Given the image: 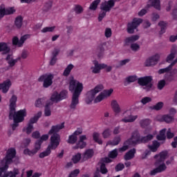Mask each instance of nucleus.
<instances>
[{
  "label": "nucleus",
  "mask_w": 177,
  "mask_h": 177,
  "mask_svg": "<svg viewBox=\"0 0 177 177\" xmlns=\"http://www.w3.org/2000/svg\"><path fill=\"white\" fill-rule=\"evenodd\" d=\"M108 11L106 10H101L98 15V21H102L103 19L106 17V15L107 14Z\"/></svg>",
  "instance_id": "obj_54"
},
{
  "label": "nucleus",
  "mask_w": 177,
  "mask_h": 177,
  "mask_svg": "<svg viewBox=\"0 0 177 177\" xmlns=\"http://www.w3.org/2000/svg\"><path fill=\"white\" fill-rule=\"evenodd\" d=\"M114 92V89L109 88L107 90H104L102 93V95H104V97L106 98L110 97L111 96L112 93Z\"/></svg>",
  "instance_id": "obj_46"
},
{
  "label": "nucleus",
  "mask_w": 177,
  "mask_h": 177,
  "mask_svg": "<svg viewBox=\"0 0 177 177\" xmlns=\"http://www.w3.org/2000/svg\"><path fill=\"white\" fill-rule=\"evenodd\" d=\"M104 139L109 138V136H111V129H106L102 133Z\"/></svg>",
  "instance_id": "obj_49"
},
{
  "label": "nucleus",
  "mask_w": 177,
  "mask_h": 177,
  "mask_svg": "<svg viewBox=\"0 0 177 177\" xmlns=\"http://www.w3.org/2000/svg\"><path fill=\"white\" fill-rule=\"evenodd\" d=\"M104 87L103 85L99 84L96 86L94 88L90 90L89 91L87 92L86 93V103L87 104H91L92 102L94 101V103H100L102 100H104L105 97L102 93L103 91ZM99 92H101L95 98V97Z\"/></svg>",
  "instance_id": "obj_4"
},
{
  "label": "nucleus",
  "mask_w": 177,
  "mask_h": 177,
  "mask_svg": "<svg viewBox=\"0 0 177 177\" xmlns=\"http://www.w3.org/2000/svg\"><path fill=\"white\" fill-rule=\"evenodd\" d=\"M78 140V137L75 136L74 134H72L69 136L68 139L67 140V142L70 145H74L77 142V140Z\"/></svg>",
  "instance_id": "obj_44"
},
{
  "label": "nucleus",
  "mask_w": 177,
  "mask_h": 177,
  "mask_svg": "<svg viewBox=\"0 0 177 177\" xmlns=\"http://www.w3.org/2000/svg\"><path fill=\"white\" fill-rule=\"evenodd\" d=\"M151 81H153V78L151 77L146 76L139 78L138 82L139 85L144 86V89H145V91H150L153 86Z\"/></svg>",
  "instance_id": "obj_9"
},
{
  "label": "nucleus",
  "mask_w": 177,
  "mask_h": 177,
  "mask_svg": "<svg viewBox=\"0 0 177 177\" xmlns=\"http://www.w3.org/2000/svg\"><path fill=\"white\" fill-rule=\"evenodd\" d=\"M73 68H74V65L73 64H68L64 71V73H63L64 77H68Z\"/></svg>",
  "instance_id": "obj_35"
},
{
  "label": "nucleus",
  "mask_w": 177,
  "mask_h": 177,
  "mask_svg": "<svg viewBox=\"0 0 177 177\" xmlns=\"http://www.w3.org/2000/svg\"><path fill=\"white\" fill-rule=\"evenodd\" d=\"M15 26L20 30L23 27V17L21 16H18L15 18Z\"/></svg>",
  "instance_id": "obj_29"
},
{
  "label": "nucleus",
  "mask_w": 177,
  "mask_h": 177,
  "mask_svg": "<svg viewBox=\"0 0 177 177\" xmlns=\"http://www.w3.org/2000/svg\"><path fill=\"white\" fill-rule=\"evenodd\" d=\"M149 8H147V7L145 8L142 9L140 12H138V15L140 17H142V16H145V15H146V13H147V10Z\"/></svg>",
  "instance_id": "obj_64"
},
{
  "label": "nucleus",
  "mask_w": 177,
  "mask_h": 177,
  "mask_svg": "<svg viewBox=\"0 0 177 177\" xmlns=\"http://www.w3.org/2000/svg\"><path fill=\"white\" fill-rule=\"evenodd\" d=\"M17 95H12L9 100V118L13 117V114L16 113V108L17 107Z\"/></svg>",
  "instance_id": "obj_13"
},
{
  "label": "nucleus",
  "mask_w": 177,
  "mask_h": 177,
  "mask_svg": "<svg viewBox=\"0 0 177 177\" xmlns=\"http://www.w3.org/2000/svg\"><path fill=\"white\" fill-rule=\"evenodd\" d=\"M68 94V92L66 90H64L60 92V93H58L59 95V99L61 100H63L67 97V95Z\"/></svg>",
  "instance_id": "obj_56"
},
{
  "label": "nucleus",
  "mask_w": 177,
  "mask_h": 177,
  "mask_svg": "<svg viewBox=\"0 0 177 177\" xmlns=\"http://www.w3.org/2000/svg\"><path fill=\"white\" fill-rule=\"evenodd\" d=\"M135 153H136V150L135 149H131L125 154L124 160H132V158L135 157Z\"/></svg>",
  "instance_id": "obj_33"
},
{
  "label": "nucleus",
  "mask_w": 177,
  "mask_h": 177,
  "mask_svg": "<svg viewBox=\"0 0 177 177\" xmlns=\"http://www.w3.org/2000/svg\"><path fill=\"white\" fill-rule=\"evenodd\" d=\"M143 22V19L140 18H134L131 22L127 25V32L129 34H133L135 30L138 26H140Z\"/></svg>",
  "instance_id": "obj_12"
},
{
  "label": "nucleus",
  "mask_w": 177,
  "mask_h": 177,
  "mask_svg": "<svg viewBox=\"0 0 177 177\" xmlns=\"http://www.w3.org/2000/svg\"><path fill=\"white\" fill-rule=\"evenodd\" d=\"M151 101V97H145L141 100V103H142V104H147V103H150Z\"/></svg>",
  "instance_id": "obj_63"
},
{
  "label": "nucleus",
  "mask_w": 177,
  "mask_h": 177,
  "mask_svg": "<svg viewBox=\"0 0 177 177\" xmlns=\"http://www.w3.org/2000/svg\"><path fill=\"white\" fill-rule=\"evenodd\" d=\"M64 128V123H61L56 126H53L51 129L48 131V135H52L50 137V142L46 149L39 153V158H45L48 156H50L52 150H56L59 145H60V136L57 132H59L60 129Z\"/></svg>",
  "instance_id": "obj_2"
},
{
  "label": "nucleus",
  "mask_w": 177,
  "mask_h": 177,
  "mask_svg": "<svg viewBox=\"0 0 177 177\" xmlns=\"http://www.w3.org/2000/svg\"><path fill=\"white\" fill-rule=\"evenodd\" d=\"M155 158L156 160L155 165L158 167L151 171V175H156V174L162 172L167 169V166L164 161L168 158V152L167 151H162L159 154L156 155Z\"/></svg>",
  "instance_id": "obj_5"
},
{
  "label": "nucleus",
  "mask_w": 177,
  "mask_h": 177,
  "mask_svg": "<svg viewBox=\"0 0 177 177\" xmlns=\"http://www.w3.org/2000/svg\"><path fill=\"white\" fill-rule=\"evenodd\" d=\"M165 84H166V82H165V80H164L159 81L158 83V89L161 91V89H162L164 88V86H165Z\"/></svg>",
  "instance_id": "obj_61"
},
{
  "label": "nucleus",
  "mask_w": 177,
  "mask_h": 177,
  "mask_svg": "<svg viewBox=\"0 0 177 177\" xmlns=\"http://www.w3.org/2000/svg\"><path fill=\"white\" fill-rule=\"evenodd\" d=\"M117 156H118V149H113L112 151H111L109 153V158H115V157H117Z\"/></svg>",
  "instance_id": "obj_55"
},
{
  "label": "nucleus",
  "mask_w": 177,
  "mask_h": 177,
  "mask_svg": "<svg viewBox=\"0 0 177 177\" xmlns=\"http://www.w3.org/2000/svg\"><path fill=\"white\" fill-rule=\"evenodd\" d=\"M164 106V103L162 102H158L153 106V110H161Z\"/></svg>",
  "instance_id": "obj_58"
},
{
  "label": "nucleus",
  "mask_w": 177,
  "mask_h": 177,
  "mask_svg": "<svg viewBox=\"0 0 177 177\" xmlns=\"http://www.w3.org/2000/svg\"><path fill=\"white\" fill-rule=\"evenodd\" d=\"M73 11L75 15H82V13H84V7L80 4H76L74 6Z\"/></svg>",
  "instance_id": "obj_36"
},
{
  "label": "nucleus",
  "mask_w": 177,
  "mask_h": 177,
  "mask_svg": "<svg viewBox=\"0 0 177 177\" xmlns=\"http://www.w3.org/2000/svg\"><path fill=\"white\" fill-rule=\"evenodd\" d=\"M113 32L111 31V28H106L105 29V32H104V35L106 38H110V37H111Z\"/></svg>",
  "instance_id": "obj_60"
},
{
  "label": "nucleus",
  "mask_w": 177,
  "mask_h": 177,
  "mask_svg": "<svg viewBox=\"0 0 177 177\" xmlns=\"http://www.w3.org/2000/svg\"><path fill=\"white\" fill-rule=\"evenodd\" d=\"M160 60V55L156 54L149 58H148L145 62V66L147 67H150V66H155L157 64V62Z\"/></svg>",
  "instance_id": "obj_19"
},
{
  "label": "nucleus",
  "mask_w": 177,
  "mask_h": 177,
  "mask_svg": "<svg viewBox=\"0 0 177 177\" xmlns=\"http://www.w3.org/2000/svg\"><path fill=\"white\" fill-rule=\"evenodd\" d=\"M11 86L12 81H10V80H6L0 84V91H1L3 93H8Z\"/></svg>",
  "instance_id": "obj_18"
},
{
  "label": "nucleus",
  "mask_w": 177,
  "mask_h": 177,
  "mask_svg": "<svg viewBox=\"0 0 177 177\" xmlns=\"http://www.w3.org/2000/svg\"><path fill=\"white\" fill-rule=\"evenodd\" d=\"M138 76L136 75H130L126 77L125 81L126 82H128V84H131V82H135V81H137Z\"/></svg>",
  "instance_id": "obj_47"
},
{
  "label": "nucleus",
  "mask_w": 177,
  "mask_h": 177,
  "mask_svg": "<svg viewBox=\"0 0 177 177\" xmlns=\"http://www.w3.org/2000/svg\"><path fill=\"white\" fill-rule=\"evenodd\" d=\"M176 53H177V46L173 45L171 46V53L169 55H167L166 58V62H167V63H171V62H172L174 59H175V56H176Z\"/></svg>",
  "instance_id": "obj_21"
},
{
  "label": "nucleus",
  "mask_w": 177,
  "mask_h": 177,
  "mask_svg": "<svg viewBox=\"0 0 177 177\" xmlns=\"http://www.w3.org/2000/svg\"><path fill=\"white\" fill-rule=\"evenodd\" d=\"M155 8L157 10H161V1L160 0H149L147 4V8Z\"/></svg>",
  "instance_id": "obj_20"
},
{
  "label": "nucleus",
  "mask_w": 177,
  "mask_h": 177,
  "mask_svg": "<svg viewBox=\"0 0 177 177\" xmlns=\"http://www.w3.org/2000/svg\"><path fill=\"white\" fill-rule=\"evenodd\" d=\"M20 174L19 169H14L13 171H8L4 174L6 177H17Z\"/></svg>",
  "instance_id": "obj_30"
},
{
  "label": "nucleus",
  "mask_w": 177,
  "mask_h": 177,
  "mask_svg": "<svg viewBox=\"0 0 177 177\" xmlns=\"http://www.w3.org/2000/svg\"><path fill=\"white\" fill-rule=\"evenodd\" d=\"M158 147H160V142L156 140L153 141L152 144L148 145V149L153 153H156L158 150Z\"/></svg>",
  "instance_id": "obj_28"
},
{
  "label": "nucleus",
  "mask_w": 177,
  "mask_h": 177,
  "mask_svg": "<svg viewBox=\"0 0 177 177\" xmlns=\"http://www.w3.org/2000/svg\"><path fill=\"white\" fill-rule=\"evenodd\" d=\"M145 134L147 136L140 139V135H139L138 132L133 133L131 138L126 141L123 147L120 148L118 151L120 152L126 151L131 146H135V145H138V143H146L149 142V140H153L154 136L157 135V131L153 130L151 127H149L145 129Z\"/></svg>",
  "instance_id": "obj_1"
},
{
  "label": "nucleus",
  "mask_w": 177,
  "mask_h": 177,
  "mask_svg": "<svg viewBox=\"0 0 177 177\" xmlns=\"http://www.w3.org/2000/svg\"><path fill=\"white\" fill-rule=\"evenodd\" d=\"M88 140V136L85 135H82L79 138V141L77 142L76 145L73 147V149H84L86 147V141Z\"/></svg>",
  "instance_id": "obj_15"
},
{
  "label": "nucleus",
  "mask_w": 177,
  "mask_h": 177,
  "mask_svg": "<svg viewBox=\"0 0 177 177\" xmlns=\"http://www.w3.org/2000/svg\"><path fill=\"white\" fill-rule=\"evenodd\" d=\"M32 131H34V125L30 123H28V125L24 128V132H26L28 135H30Z\"/></svg>",
  "instance_id": "obj_41"
},
{
  "label": "nucleus",
  "mask_w": 177,
  "mask_h": 177,
  "mask_svg": "<svg viewBox=\"0 0 177 177\" xmlns=\"http://www.w3.org/2000/svg\"><path fill=\"white\" fill-rule=\"evenodd\" d=\"M93 66H92L91 71L94 74H99L100 73L101 70H103V68L105 67L104 64H99V62L97 60L93 61Z\"/></svg>",
  "instance_id": "obj_17"
},
{
  "label": "nucleus",
  "mask_w": 177,
  "mask_h": 177,
  "mask_svg": "<svg viewBox=\"0 0 177 177\" xmlns=\"http://www.w3.org/2000/svg\"><path fill=\"white\" fill-rule=\"evenodd\" d=\"M111 107L115 114H120L121 113V107L117 100H112L111 101Z\"/></svg>",
  "instance_id": "obj_23"
},
{
  "label": "nucleus",
  "mask_w": 177,
  "mask_h": 177,
  "mask_svg": "<svg viewBox=\"0 0 177 177\" xmlns=\"http://www.w3.org/2000/svg\"><path fill=\"white\" fill-rule=\"evenodd\" d=\"M120 142H121V137L120 136H116L113 140L112 141H108L106 143V146H117L118 145L120 144Z\"/></svg>",
  "instance_id": "obj_34"
},
{
  "label": "nucleus",
  "mask_w": 177,
  "mask_h": 177,
  "mask_svg": "<svg viewBox=\"0 0 177 177\" xmlns=\"http://www.w3.org/2000/svg\"><path fill=\"white\" fill-rule=\"evenodd\" d=\"M16 157V149L10 148L7 151V154L3 160L0 162V177H6L5 174L2 175L3 172L8 171L9 165L13 162V158Z\"/></svg>",
  "instance_id": "obj_6"
},
{
  "label": "nucleus",
  "mask_w": 177,
  "mask_h": 177,
  "mask_svg": "<svg viewBox=\"0 0 177 177\" xmlns=\"http://www.w3.org/2000/svg\"><path fill=\"white\" fill-rule=\"evenodd\" d=\"M136 120H138V115H133L131 110H127L123 113V118L120 121L128 124L129 122H135Z\"/></svg>",
  "instance_id": "obj_11"
},
{
  "label": "nucleus",
  "mask_w": 177,
  "mask_h": 177,
  "mask_svg": "<svg viewBox=\"0 0 177 177\" xmlns=\"http://www.w3.org/2000/svg\"><path fill=\"white\" fill-rule=\"evenodd\" d=\"M138 39H139V35H138L127 37L124 39V46H129L132 42H135L136 41H138Z\"/></svg>",
  "instance_id": "obj_24"
},
{
  "label": "nucleus",
  "mask_w": 177,
  "mask_h": 177,
  "mask_svg": "<svg viewBox=\"0 0 177 177\" xmlns=\"http://www.w3.org/2000/svg\"><path fill=\"white\" fill-rule=\"evenodd\" d=\"M79 174H80V169H76L72 171L69 174L68 177H77V176H78Z\"/></svg>",
  "instance_id": "obj_59"
},
{
  "label": "nucleus",
  "mask_w": 177,
  "mask_h": 177,
  "mask_svg": "<svg viewBox=\"0 0 177 177\" xmlns=\"http://www.w3.org/2000/svg\"><path fill=\"white\" fill-rule=\"evenodd\" d=\"M68 84V89L72 93L70 108L73 110H75L77 106L80 104V96H81V93H82L84 91V84L74 79V77L70 78Z\"/></svg>",
  "instance_id": "obj_3"
},
{
  "label": "nucleus",
  "mask_w": 177,
  "mask_h": 177,
  "mask_svg": "<svg viewBox=\"0 0 177 177\" xmlns=\"http://www.w3.org/2000/svg\"><path fill=\"white\" fill-rule=\"evenodd\" d=\"M50 102H53V103H57L58 102H60L62 100H60V96L59 95V93L57 91H55L50 97Z\"/></svg>",
  "instance_id": "obj_32"
},
{
  "label": "nucleus",
  "mask_w": 177,
  "mask_h": 177,
  "mask_svg": "<svg viewBox=\"0 0 177 177\" xmlns=\"http://www.w3.org/2000/svg\"><path fill=\"white\" fill-rule=\"evenodd\" d=\"M28 38H30V35H25L22 36L19 39V45L23 46V44H24V42H26V41H27V39H28Z\"/></svg>",
  "instance_id": "obj_53"
},
{
  "label": "nucleus",
  "mask_w": 177,
  "mask_h": 177,
  "mask_svg": "<svg viewBox=\"0 0 177 177\" xmlns=\"http://www.w3.org/2000/svg\"><path fill=\"white\" fill-rule=\"evenodd\" d=\"M0 52H2L3 55H6L10 52V47L8 43L0 42Z\"/></svg>",
  "instance_id": "obj_25"
},
{
  "label": "nucleus",
  "mask_w": 177,
  "mask_h": 177,
  "mask_svg": "<svg viewBox=\"0 0 177 177\" xmlns=\"http://www.w3.org/2000/svg\"><path fill=\"white\" fill-rule=\"evenodd\" d=\"M53 104L51 102H48L44 107V115L45 117H50L52 115L51 106Z\"/></svg>",
  "instance_id": "obj_26"
},
{
  "label": "nucleus",
  "mask_w": 177,
  "mask_h": 177,
  "mask_svg": "<svg viewBox=\"0 0 177 177\" xmlns=\"http://www.w3.org/2000/svg\"><path fill=\"white\" fill-rule=\"evenodd\" d=\"M20 60V57H18L17 58L13 57V55H8L6 57V62L8 64V67H7V70H9L10 68H12V67H15L16 66L17 62Z\"/></svg>",
  "instance_id": "obj_16"
},
{
  "label": "nucleus",
  "mask_w": 177,
  "mask_h": 177,
  "mask_svg": "<svg viewBox=\"0 0 177 177\" xmlns=\"http://www.w3.org/2000/svg\"><path fill=\"white\" fill-rule=\"evenodd\" d=\"M93 139L96 142V143H98V145H102L103 143L102 138H100V133L97 132L93 133Z\"/></svg>",
  "instance_id": "obj_40"
},
{
  "label": "nucleus",
  "mask_w": 177,
  "mask_h": 177,
  "mask_svg": "<svg viewBox=\"0 0 177 177\" xmlns=\"http://www.w3.org/2000/svg\"><path fill=\"white\" fill-rule=\"evenodd\" d=\"M175 75H177V68L171 71L170 75L168 77H166L167 81H174V80H175Z\"/></svg>",
  "instance_id": "obj_42"
},
{
  "label": "nucleus",
  "mask_w": 177,
  "mask_h": 177,
  "mask_svg": "<svg viewBox=\"0 0 177 177\" xmlns=\"http://www.w3.org/2000/svg\"><path fill=\"white\" fill-rule=\"evenodd\" d=\"M26 115L27 110L26 109H21L15 112V114H12V118H13L14 123L12 125V128L13 131L19 127V122H23L24 121V117H26ZM12 118H10V120H12Z\"/></svg>",
  "instance_id": "obj_7"
},
{
  "label": "nucleus",
  "mask_w": 177,
  "mask_h": 177,
  "mask_svg": "<svg viewBox=\"0 0 177 177\" xmlns=\"http://www.w3.org/2000/svg\"><path fill=\"white\" fill-rule=\"evenodd\" d=\"M45 102V98H39L35 102V106L38 109H41V107H44Z\"/></svg>",
  "instance_id": "obj_38"
},
{
  "label": "nucleus",
  "mask_w": 177,
  "mask_h": 177,
  "mask_svg": "<svg viewBox=\"0 0 177 177\" xmlns=\"http://www.w3.org/2000/svg\"><path fill=\"white\" fill-rule=\"evenodd\" d=\"M120 0H104L100 4V10H105V12H110L111 9L115 6V2H120Z\"/></svg>",
  "instance_id": "obj_10"
},
{
  "label": "nucleus",
  "mask_w": 177,
  "mask_h": 177,
  "mask_svg": "<svg viewBox=\"0 0 177 177\" xmlns=\"http://www.w3.org/2000/svg\"><path fill=\"white\" fill-rule=\"evenodd\" d=\"M130 48L133 52H138L140 49V46L137 43H133L131 44Z\"/></svg>",
  "instance_id": "obj_52"
},
{
  "label": "nucleus",
  "mask_w": 177,
  "mask_h": 177,
  "mask_svg": "<svg viewBox=\"0 0 177 177\" xmlns=\"http://www.w3.org/2000/svg\"><path fill=\"white\" fill-rule=\"evenodd\" d=\"M24 153L26 156H34L35 154H36L35 152L34 151V149L30 150V149H24Z\"/></svg>",
  "instance_id": "obj_57"
},
{
  "label": "nucleus",
  "mask_w": 177,
  "mask_h": 177,
  "mask_svg": "<svg viewBox=\"0 0 177 177\" xmlns=\"http://www.w3.org/2000/svg\"><path fill=\"white\" fill-rule=\"evenodd\" d=\"M16 12V8L15 7H9V8H5L4 5H1L0 6V20L2 19L4 16L9 15H13Z\"/></svg>",
  "instance_id": "obj_14"
},
{
  "label": "nucleus",
  "mask_w": 177,
  "mask_h": 177,
  "mask_svg": "<svg viewBox=\"0 0 177 177\" xmlns=\"http://www.w3.org/2000/svg\"><path fill=\"white\" fill-rule=\"evenodd\" d=\"M20 44V40H19V37H14L12 38V44L15 45L16 46H18L19 48L21 47V46H19V44Z\"/></svg>",
  "instance_id": "obj_62"
},
{
  "label": "nucleus",
  "mask_w": 177,
  "mask_h": 177,
  "mask_svg": "<svg viewBox=\"0 0 177 177\" xmlns=\"http://www.w3.org/2000/svg\"><path fill=\"white\" fill-rule=\"evenodd\" d=\"M41 115H42V111L37 112V114H35L33 118H30L29 121V124H31L32 125H33V124H35V122H37L38 120L41 118Z\"/></svg>",
  "instance_id": "obj_31"
},
{
  "label": "nucleus",
  "mask_w": 177,
  "mask_h": 177,
  "mask_svg": "<svg viewBox=\"0 0 177 177\" xmlns=\"http://www.w3.org/2000/svg\"><path fill=\"white\" fill-rule=\"evenodd\" d=\"M72 161L74 164H77L81 161V153H77L72 157Z\"/></svg>",
  "instance_id": "obj_48"
},
{
  "label": "nucleus",
  "mask_w": 177,
  "mask_h": 177,
  "mask_svg": "<svg viewBox=\"0 0 177 177\" xmlns=\"http://www.w3.org/2000/svg\"><path fill=\"white\" fill-rule=\"evenodd\" d=\"M94 152L93 149H87L83 154V160H88L93 156Z\"/></svg>",
  "instance_id": "obj_37"
},
{
  "label": "nucleus",
  "mask_w": 177,
  "mask_h": 177,
  "mask_svg": "<svg viewBox=\"0 0 177 177\" xmlns=\"http://www.w3.org/2000/svg\"><path fill=\"white\" fill-rule=\"evenodd\" d=\"M165 132H167V129L160 131L159 135L157 136L158 140H165Z\"/></svg>",
  "instance_id": "obj_43"
},
{
  "label": "nucleus",
  "mask_w": 177,
  "mask_h": 177,
  "mask_svg": "<svg viewBox=\"0 0 177 177\" xmlns=\"http://www.w3.org/2000/svg\"><path fill=\"white\" fill-rule=\"evenodd\" d=\"M177 63V59H175L171 64L167 68L160 69L158 71V74H164V73H168V71H171L172 70V67L176 65Z\"/></svg>",
  "instance_id": "obj_27"
},
{
  "label": "nucleus",
  "mask_w": 177,
  "mask_h": 177,
  "mask_svg": "<svg viewBox=\"0 0 177 177\" xmlns=\"http://www.w3.org/2000/svg\"><path fill=\"white\" fill-rule=\"evenodd\" d=\"M56 28V26H48L41 29V32L45 34L46 32H53Z\"/></svg>",
  "instance_id": "obj_45"
},
{
  "label": "nucleus",
  "mask_w": 177,
  "mask_h": 177,
  "mask_svg": "<svg viewBox=\"0 0 177 177\" xmlns=\"http://www.w3.org/2000/svg\"><path fill=\"white\" fill-rule=\"evenodd\" d=\"M102 2V0H95L93 1L88 8L90 10H96L97 9V6H99V4Z\"/></svg>",
  "instance_id": "obj_39"
},
{
  "label": "nucleus",
  "mask_w": 177,
  "mask_h": 177,
  "mask_svg": "<svg viewBox=\"0 0 177 177\" xmlns=\"http://www.w3.org/2000/svg\"><path fill=\"white\" fill-rule=\"evenodd\" d=\"M42 145V143L37 140L36 141L35 144V148L33 149L34 152L37 154V153H38V151H39V150H41V145Z\"/></svg>",
  "instance_id": "obj_51"
},
{
  "label": "nucleus",
  "mask_w": 177,
  "mask_h": 177,
  "mask_svg": "<svg viewBox=\"0 0 177 177\" xmlns=\"http://www.w3.org/2000/svg\"><path fill=\"white\" fill-rule=\"evenodd\" d=\"M53 78L55 75L52 73L42 75L38 78L39 82H43L44 88H49L53 84Z\"/></svg>",
  "instance_id": "obj_8"
},
{
  "label": "nucleus",
  "mask_w": 177,
  "mask_h": 177,
  "mask_svg": "<svg viewBox=\"0 0 177 177\" xmlns=\"http://www.w3.org/2000/svg\"><path fill=\"white\" fill-rule=\"evenodd\" d=\"M156 120L157 121H160V122H165L169 124V122H172L174 121V116H171L169 115H160L156 117Z\"/></svg>",
  "instance_id": "obj_22"
},
{
  "label": "nucleus",
  "mask_w": 177,
  "mask_h": 177,
  "mask_svg": "<svg viewBox=\"0 0 177 177\" xmlns=\"http://www.w3.org/2000/svg\"><path fill=\"white\" fill-rule=\"evenodd\" d=\"M151 121H150V120L149 119H145V120H142L140 122V124L141 125V127L142 128H147V127L151 124Z\"/></svg>",
  "instance_id": "obj_50"
}]
</instances>
